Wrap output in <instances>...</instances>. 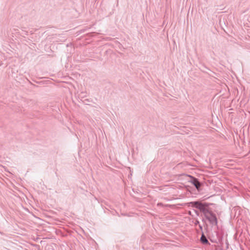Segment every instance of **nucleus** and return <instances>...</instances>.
<instances>
[{
    "label": "nucleus",
    "mask_w": 250,
    "mask_h": 250,
    "mask_svg": "<svg viewBox=\"0 0 250 250\" xmlns=\"http://www.w3.org/2000/svg\"><path fill=\"white\" fill-rule=\"evenodd\" d=\"M190 204L200 210H203L205 208V206L199 202H191Z\"/></svg>",
    "instance_id": "f257e3e1"
},
{
    "label": "nucleus",
    "mask_w": 250,
    "mask_h": 250,
    "mask_svg": "<svg viewBox=\"0 0 250 250\" xmlns=\"http://www.w3.org/2000/svg\"><path fill=\"white\" fill-rule=\"evenodd\" d=\"M189 177L192 179L191 183L195 186L197 189H198L200 187V184L199 181L196 178H194L191 176Z\"/></svg>",
    "instance_id": "f03ea898"
},
{
    "label": "nucleus",
    "mask_w": 250,
    "mask_h": 250,
    "mask_svg": "<svg viewBox=\"0 0 250 250\" xmlns=\"http://www.w3.org/2000/svg\"><path fill=\"white\" fill-rule=\"evenodd\" d=\"M201 241L203 243H207L208 242V240L206 239V237L204 235H202L201 238Z\"/></svg>",
    "instance_id": "7ed1b4c3"
}]
</instances>
